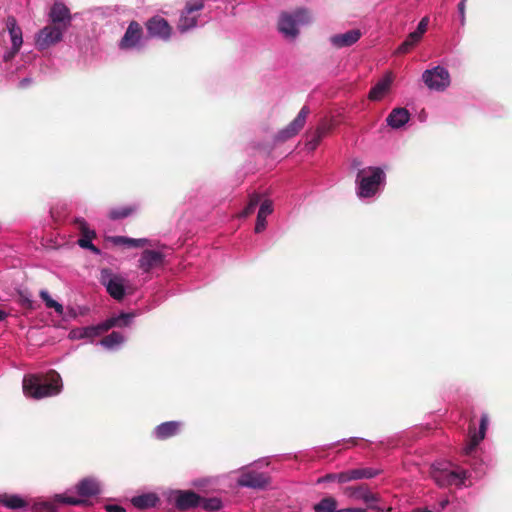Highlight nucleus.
Wrapping results in <instances>:
<instances>
[{
    "label": "nucleus",
    "mask_w": 512,
    "mask_h": 512,
    "mask_svg": "<svg viewBox=\"0 0 512 512\" xmlns=\"http://www.w3.org/2000/svg\"><path fill=\"white\" fill-rule=\"evenodd\" d=\"M23 392L34 399L58 395L63 387L62 379L55 370L45 375L29 374L23 378Z\"/></svg>",
    "instance_id": "obj_1"
},
{
    "label": "nucleus",
    "mask_w": 512,
    "mask_h": 512,
    "mask_svg": "<svg viewBox=\"0 0 512 512\" xmlns=\"http://www.w3.org/2000/svg\"><path fill=\"white\" fill-rule=\"evenodd\" d=\"M310 15L305 9L293 13L282 12L278 20V30L287 39L294 40L299 35V26L309 23Z\"/></svg>",
    "instance_id": "obj_2"
},
{
    "label": "nucleus",
    "mask_w": 512,
    "mask_h": 512,
    "mask_svg": "<svg viewBox=\"0 0 512 512\" xmlns=\"http://www.w3.org/2000/svg\"><path fill=\"white\" fill-rule=\"evenodd\" d=\"M384 179L385 174L379 167H370L368 170H360L357 175L359 196L368 198L375 195L379 185Z\"/></svg>",
    "instance_id": "obj_3"
},
{
    "label": "nucleus",
    "mask_w": 512,
    "mask_h": 512,
    "mask_svg": "<svg viewBox=\"0 0 512 512\" xmlns=\"http://www.w3.org/2000/svg\"><path fill=\"white\" fill-rule=\"evenodd\" d=\"M422 80L429 89L436 91H444L451 82L449 71L442 66L425 70L422 74Z\"/></svg>",
    "instance_id": "obj_4"
},
{
    "label": "nucleus",
    "mask_w": 512,
    "mask_h": 512,
    "mask_svg": "<svg viewBox=\"0 0 512 512\" xmlns=\"http://www.w3.org/2000/svg\"><path fill=\"white\" fill-rule=\"evenodd\" d=\"M431 477L440 487H447L450 485H462L466 478V471L449 470L446 467H439L433 465L431 468Z\"/></svg>",
    "instance_id": "obj_5"
},
{
    "label": "nucleus",
    "mask_w": 512,
    "mask_h": 512,
    "mask_svg": "<svg viewBox=\"0 0 512 512\" xmlns=\"http://www.w3.org/2000/svg\"><path fill=\"white\" fill-rule=\"evenodd\" d=\"M100 282L112 298L118 301L124 298L125 279L122 276L112 273L110 269H102Z\"/></svg>",
    "instance_id": "obj_6"
},
{
    "label": "nucleus",
    "mask_w": 512,
    "mask_h": 512,
    "mask_svg": "<svg viewBox=\"0 0 512 512\" xmlns=\"http://www.w3.org/2000/svg\"><path fill=\"white\" fill-rule=\"evenodd\" d=\"M204 7L202 1L192 2L188 1L181 12L177 28L180 32H186L189 29L195 27L197 25L198 15L196 12H199Z\"/></svg>",
    "instance_id": "obj_7"
},
{
    "label": "nucleus",
    "mask_w": 512,
    "mask_h": 512,
    "mask_svg": "<svg viewBox=\"0 0 512 512\" xmlns=\"http://www.w3.org/2000/svg\"><path fill=\"white\" fill-rule=\"evenodd\" d=\"M310 113L308 106H303L296 116V118L289 123L284 129L280 130L275 139L279 142H285L288 139L297 135L300 130L304 127L306 119Z\"/></svg>",
    "instance_id": "obj_8"
},
{
    "label": "nucleus",
    "mask_w": 512,
    "mask_h": 512,
    "mask_svg": "<svg viewBox=\"0 0 512 512\" xmlns=\"http://www.w3.org/2000/svg\"><path fill=\"white\" fill-rule=\"evenodd\" d=\"M149 37L159 38L167 41L172 34V27L166 19L160 16H153L145 23Z\"/></svg>",
    "instance_id": "obj_9"
},
{
    "label": "nucleus",
    "mask_w": 512,
    "mask_h": 512,
    "mask_svg": "<svg viewBox=\"0 0 512 512\" xmlns=\"http://www.w3.org/2000/svg\"><path fill=\"white\" fill-rule=\"evenodd\" d=\"M237 484L252 489H264L270 484V477L263 472L243 471L237 480Z\"/></svg>",
    "instance_id": "obj_10"
},
{
    "label": "nucleus",
    "mask_w": 512,
    "mask_h": 512,
    "mask_svg": "<svg viewBox=\"0 0 512 512\" xmlns=\"http://www.w3.org/2000/svg\"><path fill=\"white\" fill-rule=\"evenodd\" d=\"M64 31L63 28L55 24L48 25L40 30L36 43L41 49H45L61 41Z\"/></svg>",
    "instance_id": "obj_11"
},
{
    "label": "nucleus",
    "mask_w": 512,
    "mask_h": 512,
    "mask_svg": "<svg viewBox=\"0 0 512 512\" xmlns=\"http://www.w3.org/2000/svg\"><path fill=\"white\" fill-rule=\"evenodd\" d=\"M143 36V29L137 21H131L120 40L119 47L122 50L136 47Z\"/></svg>",
    "instance_id": "obj_12"
},
{
    "label": "nucleus",
    "mask_w": 512,
    "mask_h": 512,
    "mask_svg": "<svg viewBox=\"0 0 512 512\" xmlns=\"http://www.w3.org/2000/svg\"><path fill=\"white\" fill-rule=\"evenodd\" d=\"M6 27L8 29V32H9V35L11 38V42H12L11 51L8 53L7 56H5V60H9V59L13 58L19 52V50L22 46V43H23V38H22V30L18 26L16 18L14 16H8V18L6 20Z\"/></svg>",
    "instance_id": "obj_13"
},
{
    "label": "nucleus",
    "mask_w": 512,
    "mask_h": 512,
    "mask_svg": "<svg viewBox=\"0 0 512 512\" xmlns=\"http://www.w3.org/2000/svg\"><path fill=\"white\" fill-rule=\"evenodd\" d=\"M133 318H134L133 313H121L119 316L111 317V318L107 319L106 321H104L103 323L98 325L97 327L87 328V333L89 332L90 334H92V333L96 334V333H98V331L106 332L113 327L128 326L131 323Z\"/></svg>",
    "instance_id": "obj_14"
},
{
    "label": "nucleus",
    "mask_w": 512,
    "mask_h": 512,
    "mask_svg": "<svg viewBox=\"0 0 512 512\" xmlns=\"http://www.w3.org/2000/svg\"><path fill=\"white\" fill-rule=\"evenodd\" d=\"M49 17L53 24L66 30L71 23L69 8L62 2H55L50 9Z\"/></svg>",
    "instance_id": "obj_15"
},
{
    "label": "nucleus",
    "mask_w": 512,
    "mask_h": 512,
    "mask_svg": "<svg viewBox=\"0 0 512 512\" xmlns=\"http://www.w3.org/2000/svg\"><path fill=\"white\" fill-rule=\"evenodd\" d=\"M139 268L148 273L155 268L163 266L164 255L155 250H144L139 259Z\"/></svg>",
    "instance_id": "obj_16"
},
{
    "label": "nucleus",
    "mask_w": 512,
    "mask_h": 512,
    "mask_svg": "<svg viewBox=\"0 0 512 512\" xmlns=\"http://www.w3.org/2000/svg\"><path fill=\"white\" fill-rule=\"evenodd\" d=\"M344 494L349 498L363 500L366 503L379 501V495L372 493L366 484L345 487Z\"/></svg>",
    "instance_id": "obj_17"
},
{
    "label": "nucleus",
    "mask_w": 512,
    "mask_h": 512,
    "mask_svg": "<svg viewBox=\"0 0 512 512\" xmlns=\"http://www.w3.org/2000/svg\"><path fill=\"white\" fill-rule=\"evenodd\" d=\"M488 426V416L486 414H483L481 416L480 420V427H479V433H475V426L470 424L469 425V434H470V441L467 444V446L464 448L465 453L471 454L475 448L478 446V444L484 439L486 430Z\"/></svg>",
    "instance_id": "obj_18"
},
{
    "label": "nucleus",
    "mask_w": 512,
    "mask_h": 512,
    "mask_svg": "<svg viewBox=\"0 0 512 512\" xmlns=\"http://www.w3.org/2000/svg\"><path fill=\"white\" fill-rule=\"evenodd\" d=\"M201 496L192 490L179 491L175 499L177 509L185 511L199 506Z\"/></svg>",
    "instance_id": "obj_19"
},
{
    "label": "nucleus",
    "mask_w": 512,
    "mask_h": 512,
    "mask_svg": "<svg viewBox=\"0 0 512 512\" xmlns=\"http://www.w3.org/2000/svg\"><path fill=\"white\" fill-rule=\"evenodd\" d=\"M359 29H352L343 34H336L331 36L330 42L336 48L349 47L356 43L361 37Z\"/></svg>",
    "instance_id": "obj_20"
},
{
    "label": "nucleus",
    "mask_w": 512,
    "mask_h": 512,
    "mask_svg": "<svg viewBox=\"0 0 512 512\" xmlns=\"http://www.w3.org/2000/svg\"><path fill=\"white\" fill-rule=\"evenodd\" d=\"M80 229L82 236L78 239V245L82 248L89 249L94 254H100V250L92 243V239L96 237V233L87 227L85 221H80Z\"/></svg>",
    "instance_id": "obj_21"
},
{
    "label": "nucleus",
    "mask_w": 512,
    "mask_h": 512,
    "mask_svg": "<svg viewBox=\"0 0 512 512\" xmlns=\"http://www.w3.org/2000/svg\"><path fill=\"white\" fill-rule=\"evenodd\" d=\"M77 493L81 497H92L100 494L99 483L93 478H84L76 486Z\"/></svg>",
    "instance_id": "obj_22"
},
{
    "label": "nucleus",
    "mask_w": 512,
    "mask_h": 512,
    "mask_svg": "<svg viewBox=\"0 0 512 512\" xmlns=\"http://www.w3.org/2000/svg\"><path fill=\"white\" fill-rule=\"evenodd\" d=\"M410 119V114L406 108H395L388 115L386 121L392 128H401Z\"/></svg>",
    "instance_id": "obj_23"
},
{
    "label": "nucleus",
    "mask_w": 512,
    "mask_h": 512,
    "mask_svg": "<svg viewBox=\"0 0 512 512\" xmlns=\"http://www.w3.org/2000/svg\"><path fill=\"white\" fill-rule=\"evenodd\" d=\"M181 423L177 421H168L161 423L155 428V436L159 440H165L170 437L175 436L179 429H180Z\"/></svg>",
    "instance_id": "obj_24"
},
{
    "label": "nucleus",
    "mask_w": 512,
    "mask_h": 512,
    "mask_svg": "<svg viewBox=\"0 0 512 512\" xmlns=\"http://www.w3.org/2000/svg\"><path fill=\"white\" fill-rule=\"evenodd\" d=\"M273 212V204L271 200H264L259 207L257 214L255 232L260 233L266 228V218Z\"/></svg>",
    "instance_id": "obj_25"
},
{
    "label": "nucleus",
    "mask_w": 512,
    "mask_h": 512,
    "mask_svg": "<svg viewBox=\"0 0 512 512\" xmlns=\"http://www.w3.org/2000/svg\"><path fill=\"white\" fill-rule=\"evenodd\" d=\"M392 83V79L390 76H386L382 80H380L374 87L369 91L368 98L372 101L381 100L386 93L389 91Z\"/></svg>",
    "instance_id": "obj_26"
},
{
    "label": "nucleus",
    "mask_w": 512,
    "mask_h": 512,
    "mask_svg": "<svg viewBox=\"0 0 512 512\" xmlns=\"http://www.w3.org/2000/svg\"><path fill=\"white\" fill-rule=\"evenodd\" d=\"M349 481L360 479H371L378 476L381 470L374 468H355L347 470Z\"/></svg>",
    "instance_id": "obj_27"
},
{
    "label": "nucleus",
    "mask_w": 512,
    "mask_h": 512,
    "mask_svg": "<svg viewBox=\"0 0 512 512\" xmlns=\"http://www.w3.org/2000/svg\"><path fill=\"white\" fill-rule=\"evenodd\" d=\"M158 501L159 499L155 494H143L133 497L131 500L133 506L141 510L155 507Z\"/></svg>",
    "instance_id": "obj_28"
},
{
    "label": "nucleus",
    "mask_w": 512,
    "mask_h": 512,
    "mask_svg": "<svg viewBox=\"0 0 512 512\" xmlns=\"http://www.w3.org/2000/svg\"><path fill=\"white\" fill-rule=\"evenodd\" d=\"M0 503L12 510L21 509L27 506V502L18 495L2 494L0 495Z\"/></svg>",
    "instance_id": "obj_29"
},
{
    "label": "nucleus",
    "mask_w": 512,
    "mask_h": 512,
    "mask_svg": "<svg viewBox=\"0 0 512 512\" xmlns=\"http://www.w3.org/2000/svg\"><path fill=\"white\" fill-rule=\"evenodd\" d=\"M136 210H137L136 205H128V206H124V207L113 208L109 211L108 217L111 220H121V219L129 217L134 212H136Z\"/></svg>",
    "instance_id": "obj_30"
},
{
    "label": "nucleus",
    "mask_w": 512,
    "mask_h": 512,
    "mask_svg": "<svg viewBox=\"0 0 512 512\" xmlns=\"http://www.w3.org/2000/svg\"><path fill=\"white\" fill-rule=\"evenodd\" d=\"M313 509L315 512H337V501L334 497L328 496L315 504Z\"/></svg>",
    "instance_id": "obj_31"
},
{
    "label": "nucleus",
    "mask_w": 512,
    "mask_h": 512,
    "mask_svg": "<svg viewBox=\"0 0 512 512\" xmlns=\"http://www.w3.org/2000/svg\"><path fill=\"white\" fill-rule=\"evenodd\" d=\"M422 37L414 31L409 33L406 39L401 43L397 49V53L406 54L412 50V48L420 41Z\"/></svg>",
    "instance_id": "obj_32"
},
{
    "label": "nucleus",
    "mask_w": 512,
    "mask_h": 512,
    "mask_svg": "<svg viewBox=\"0 0 512 512\" xmlns=\"http://www.w3.org/2000/svg\"><path fill=\"white\" fill-rule=\"evenodd\" d=\"M318 483L322 482H338V483H346L349 482L348 472L343 471L340 473H330L326 474L323 477H320L317 481Z\"/></svg>",
    "instance_id": "obj_33"
},
{
    "label": "nucleus",
    "mask_w": 512,
    "mask_h": 512,
    "mask_svg": "<svg viewBox=\"0 0 512 512\" xmlns=\"http://www.w3.org/2000/svg\"><path fill=\"white\" fill-rule=\"evenodd\" d=\"M199 506L205 509L206 511L213 512L217 511L222 507V502L219 498H203L201 497V503Z\"/></svg>",
    "instance_id": "obj_34"
},
{
    "label": "nucleus",
    "mask_w": 512,
    "mask_h": 512,
    "mask_svg": "<svg viewBox=\"0 0 512 512\" xmlns=\"http://www.w3.org/2000/svg\"><path fill=\"white\" fill-rule=\"evenodd\" d=\"M123 340H124V337L121 333L113 331L112 333L105 336L101 340V344L107 348H112L113 346L122 343Z\"/></svg>",
    "instance_id": "obj_35"
},
{
    "label": "nucleus",
    "mask_w": 512,
    "mask_h": 512,
    "mask_svg": "<svg viewBox=\"0 0 512 512\" xmlns=\"http://www.w3.org/2000/svg\"><path fill=\"white\" fill-rule=\"evenodd\" d=\"M261 196L259 194H253L250 196L248 204L245 206L243 211L241 212L242 217H248L252 213H254L257 206L260 204Z\"/></svg>",
    "instance_id": "obj_36"
},
{
    "label": "nucleus",
    "mask_w": 512,
    "mask_h": 512,
    "mask_svg": "<svg viewBox=\"0 0 512 512\" xmlns=\"http://www.w3.org/2000/svg\"><path fill=\"white\" fill-rule=\"evenodd\" d=\"M40 297L48 308H53L59 315L63 314V306L57 301L53 300L46 290H42L40 292Z\"/></svg>",
    "instance_id": "obj_37"
},
{
    "label": "nucleus",
    "mask_w": 512,
    "mask_h": 512,
    "mask_svg": "<svg viewBox=\"0 0 512 512\" xmlns=\"http://www.w3.org/2000/svg\"><path fill=\"white\" fill-rule=\"evenodd\" d=\"M322 139L323 138L320 135H318L315 130L311 131V132H307V142H306L307 149L310 151H314L318 147V145L320 144Z\"/></svg>",
    "instance_id": "obj_38"
},
{
    "label": "nucleus",
    "mask_w": 512,
    "mask_h": 512,
    "mask_svg": "<svg viewBox=\"0 0 512 512\" xmlns=\"http://www.w3.org/2000/svg\"><path fill=\"white\" fill-rule=\"evenodd\" d=\"M56 500L60 503L69 504V505H84L87 504V501L80 498L57 495Z\"/></svg>",
    "instance_id": "obj_39"
},
{
    "label": "nucleus",
    "mask_w": 512,
    "mask_h": 512,
    "mask_svg": "<svg viewBox=\"0 0 512 512\" xmlns=\"http://www.w3.org/2000/svg\"><path fill=\"white\" fill-rule=\"evenodd\" d=\"M332 127V123L324 119L319 123L315 131L324 138L332 130Z\"/></svg>",
    "instance_id": "obj_40"
},
{
    "label": "nucleus",
    "mask_w": 512,
    "mask_h": 512,
    "mask_svg": "<svg viewBox=\"0 0 512 512\" xmlns=\"http://www.w3.org/2000/svg\"><path fill=\"white\" fill-rule=\"evenodd\" d=\"M466 2L467 0H461L458 4V12L460 15V24L461 26H464L466 24Z\"/></svg>",
    "instance_id": "obj_41"
},
{
    "label": "nucleus",
    "mask_w": 512,
    "mask_h": 512,
    "mask_svg": "<svg viewBox=\"0 0 512 512\" xmlns=\"http://www.w3.org/2000/svg\"><path fill=\"white\" fill-rule=\"evenodd\" d=\"M428 24H429V18L428 17H423L418 26H417V29L414 31L415 33H418L419 36H423V34L426 32L427 30V27H428Z\"/></svg>",
    "instance_id": "obj_42"
},
{
    "label": "nucleus",
    "mask_w": 512,
    "mask_h": 512,
    "mask_svg": "<svg viewBox=\"0 0 512 512\" xmlns=\"http://www.w3.org/2000/svg\"><path fill=\"white\" fill-rule=\"evenodd\" d=\"M148 243L147 239H134V238H128L127 246L139 248L144 247Z\"/></svg>",
    "instance_id": "obj_43"
},
{
    "label": "nucleus",
    "mask_w": 512,
    "mask_h": 512,
    "mask_svg": "<svg viewBox=\"0 0 512 512\" xmlns=\"http://www.w3.org/2000/svg\"><path fill=\"white\" fill-rule=\"evenodd\" d=\"M104 508L107 512H125L124 507L116 504H106Z\"/></svg>",
    "instance_id": "obj_44"
},
{
    "label": "nucleus",
    "mask_w": 512,
    "mask_h": 512,
    "mask_svg": "<svg viewBox=\"0 0 512 512\" xmlns=\"http://www.w3.org/2000/svg\"><path fill=\"white\" fill-rule=\"evenodd\" d=\"M128 237L125 236H116L113 238V243L115 245H127Z\"/></svg>",
    "instance_id": "obj_45"
},
{
    "label": "nucleus",
    "mask_w": 512,
    "mask_h": 512,
    "mask_svg": "<svg viewBox=\"0 0 512 512\" xmlns=\"http://www.w3.org/2000/svg\"><path fill=\"white\" fill-rule=\"evenodd\" d=\"M375 502H370V503H367L368 504V507L370 509H373V510H376L378 512H384V511H389L390 508H385V507H382V506H379V505H376L374 504Z\"/></svg>",
    "instance_id": "obj_46"
},
{
    "label": "nucleus",
    "mask_w": 512,
    "mask_h": 512,
    "mask_svg": "<svg viewBox=\"0 0 512 512\" xmlns=\"http://www.w3.org/2000/svg\"><path fill=\"white\" fill-rule=\"evenodd\" d=\"M337 512H365V509L362 508H344L340 509Z\"/></svg>",
    "instance_id": "obj_47"
},
{
    "label": "nucleus",
    "mask_w": 512,
    "mask_h": 512,
    "mask_svg": "<svg viewBox=\"0 0 512 512\" xmlns=\"http://www.w3.org/2000/svg\"><path fill=\"white\" fill-rule=\"evenodd\" d=\"M45 508H46L47 512H56V508L53 504H46Z\"/></svg>",
    "instance_id": "obj_48"
},
{
    "label": "nucleus",
    "mask_w": 512,
    "mask_h": 512,
    "mask_svg": "<svg viewBox=\"0 0 512 512\" xmlns=\"http://www.w3.org/2000/svg\"><path fill=\"white\" fill-rule=\"evenodd\" d=\"M29 83H30V80H29L28 78H24L23 80H21V82H20V86H21V87H25V86H27Z\"/></svg>",
    "instance_id": "obj_49"
},
{
    "label": "nucleus",
    "mask_w": 512,
    "mask_h": 512,
    "mask_svg": "<svg viewBox=\"0 0 512 512\" xmlns=\"http://www.w3.org/2000/svg\"><path fill=\"white\" fill-rule=\"evenodd\" d=\"M7 317V313L3 310H0V321L4 320Z\"/></svg>",
    "instance_id": "obj_50"
},
{
    "label": "nucleus",
    "mask_w": 512,
    "mask_h": 512,
    "mask_svg": "<svg viewBox=\"0 0 512 512\" xmlns=\"http://www.w3.org/2000/svg\"><path fill=\"white\" fill-rule=\"evenodd\" d=\"M413 512H432L431 510H428L426 508H417Z\"/></svg>",
    "instance_id": "obj_51"
}]
</instances>
